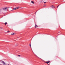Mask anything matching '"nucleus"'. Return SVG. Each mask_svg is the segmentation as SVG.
Listing matches in <instances>:
<instances>
[{
    "mask_svg": "<svg viewBox=\"0 0 65 65\" xmlns=\"http://www.w3.org/2000/svg\"><path fill=\"white\" fill-rule=\"evenodd\" d=\"M0 28H1V29H3V27H1Z\"/></svg>",
    "mask_w": 65,
    "mask_h": 65,
    "instance_id": "f8f14e48",
    "label": "nucleus"
},
{
    "mask_svg": "<svg viewBox=\"0 0 65 65\" xmlns=\"http://www.w3.org/2000/svg\"><path fill=\"white\" fill-rule=\"evenodd\" d=\"M29 46L31 48V44H29Z\"/></svg>",
    "mask_w": 65,
    "mask_h": 65,
    "instance_id": "1a4fd4ad",
    "label": "nucleus"
},
{
    "mask_svg": "<svg viewBox=\"0 0 65 65\" xmlns=\"http://www.w3.org/2000/svg\"><path fill=\"white\" fill-rule=\"evenodd\" d=\"M44 3H46V2H44Z\"/></svg>",
    "mask_w": 65,
    "mask_h": 65,
    "instance_id": "dca6fc26",
    "label": "nucleus"
},
{
    "mask_svg": "<svg viewBox=\"0 0 65 65\" xmlns=\"http://www.w3.org/2000/svg\"><path fill=\"white\" fill-rule=\"evenodd\" d=\"M37 12V11H36V12H35L36 13Z\"/></svg>",
    "mask_w": 65,
    "mask_h": 65,
    "instance_id": "f3484780",
    "label": "nucleus"
},
{
    "mask_svg": "<svg viewBox=\"0 0 65 65\" xmlns=\"http://www.w3.org/2000/svg\"><path fill=\"white\" fill-rule=\"evenodd\" d=\"M10 32V31L9 30H8L7 31L8 33V32Z\"/></svg>",
    "mask_w": 65,
    "mask_h": 65,
    "instance_id": "ddd939ff",
    "label": "nucleus"
},
{
    "mask_svg": "<svg viewBox=\"0 0 65 65\" xmlns=\"http://www.w3.org/2000/svg\"><path fill=\"white\" fill-rule=\"evenodd\" d=\"M18 56L19 57H21V55H18Z\"/></svg>",
    "mask_w": 65,
    "mask_h": 65,
    "instance_id": "9b49d317",
    "label": "nucleus"
},
{
    "mask_svg": "<svg viewBox=\"0 0 65 65\" xmlns=\"http://www.w3.org/2000/svg\"><path fill=\"white\" fill-rule=\"evenodd\" d=\"M2 63H3V64H5L4 65L3 64V65H7V64H6V63H5L4 62V61H2Z\"/></svg>",
    "mask_w": 65,
    "mask_h": 65,
    "instance_id": "7ed1b4c3",
    "label": "nucleus"
},
{
    "mask_svg": "<svg viewBox=\"0 0 65 65\" xmlns=\"http://www.w3.org/2000/svg\"><path fill=\"white\" fill-rule=\"evenodd\" d=\"M59 5L57 7H59Z\"/></svg>",
    "mask_w": 65,
    "mask_h": 65,
    "instance_id": "2eb2a0df",
    "label": "nucleus"
},
{
    "mask_svg": "<svg viewBox=\"0 0 65 65\" xmlns=\"http://www.w3.org/2000/svg\"><path fill=\"white\" fill-rule=\"evenodd\" d=\"M14 33H12L11 35H14Z\"/></svg>",
    "mask_w": 65,
    "mask_h": 65,
    "instance_id": "0eeeda50",
    "label": "nucleus"
},
{
    "mask_svg": "<svg viewBox=\"0 0 65 65\" xmlns=\"http://www.w3.org/2000/svg\"><path fill=\"white\" fill-rule=\"evenodd\" d=\"M50 61H47V62H46V63H50Z\"/></svg>",
    "mask_w": 65,
    "mask_h": 65,
    "instance_id": "6e6552de",
    "label": "nucleus"
},
{
    "mask_svg": "<svg viewBox=\"0 0 65 65\" xmlns=\"http://www.w3.org/2000/svg\"><path fill=\"white\" fill-rule=\"evenodd\" d=\"M5 25H6V24H7V22H6L5 23Z\"/></svg>",
    "mask_w": 65,
    "mask_h": 65,
    "instance_id": "9d476101",
    "label": "nucleus"
},
{
    "mask_svg": "<svg viewBox=\"0 0 65 65\" xmlns=\"http://www.w3.org/2000/svg\"><path fill=\"white\" fill-rule=\"evenodd\" d=\"M47 64H48V65H49V64H48L47 63Z\"/></svg>",
    "mask_w": 65,
    "mask_h": 65,
    "instance_id": "a211bd4d",
    "label": "nucleus"
},
{
    "mask_svg": "<svg viewBox=\"0 0 65 65\" xmlns=\"http://www.w3.org/2000/svg\"><path fill=\"white\" fill-rule=\"evenodd\" d=\"M8 8L6 7L3 8V9L4 10L6 11L7 10H8Z\"/></svg>",
    "mask_w": 65,
    "mask_h": 65,
    "instance_id": "f257e3e1",
    "label": "nucleus"
},
{
    "mask_svg": "<svg viewBox=\"0 0 65 65\" xmlns=\"http://www.w3.org/2000/svg\"><path fill=\"white\" fill-rule=\"evenodd\" d=\"M2 9H0V11H1V10H2Z\"/></svg>",
    "mask_w": 65,
    "mask_h": 65,
    "instance_id": "4468645a",
    "label": "nucleus"
},
{
    "mask_svg": "<svg viewBox=\"0 0 65 65\" xmlns=\"http://www.w3.org/2000/svg\"><path fill=\"white\" fill-rule=\"evenodd\" d=\"M23 7V8H24V7Z\"/></svg>",
    "mask_w": 65,
    "mask_h": 65,
    "instance_id": "aec40b11",
    "label": "nucleus"
},
{
    "mask_svg": "<svg viewBox=\"0 0 65 65\" xmlns=\"http://www.w3.org/2000/svg\"><path fill=\"white\" fill-rule=\"evenodd\" d=\"M51 7H52V8H53L54 7V6L53 5H52L51 6Z\"/></svg>",
    "mask_w": 65,
    "mask_h": 65,
    "instance_id": "423d86ee",
    "label": "nucleus"
},
{
    "mask_svg": "<svg viewBox=\"0 0 65 65\" xmlns=\"http://www.w3.org/2000/svg\"><path fill=\"white\" fill-rule=\"evenodd\" d=\"M35 26L36 28H37V27H38V26H37L36 24H35Z\"/></svg>",
    "mask_w": 65,
    "mask_h": 65,
    "instance_id": "20e7f679",
    "label": "nucleus"
},
{
    "mask_svg": "<svg viewBox=\"0 0 65 65\" xmlns=\"http://www.w3.org/2000/svg\"><path fill=\"white\" fill-rule=\"evenodd\" d=\"M19 8H20L19 7L15 8L13 9V10H16V9H18Z\"/></svg>",
    "mask_w": 65,
    "mask_h": 65,
    "instance_id": "f03ea898",
    "label": "nucleus"
},
{
    "mask_svg": "<svg viewBox=\"0 0 65 65\" xmlns=\"http://www.w3.org/2000/svg\"><path fill=\"white\" fill-rule=\"evenodd\" d=\"M31 3H32V4H34L35 3L33 1H31Z\"/></svg>",
    "mask_w": 65,
    "mask_h": 65,
    "instance_id": "39448f33",
    "label": "nucleus"
},
{
    "mask_svg": "<svg viewBox=\"0 0 65 65\" xmlns=\"http://www.w3.org/2000/svg\"><path fill=\"white\" fill-rule=\"evenodd\" d=\"M8 65H9V64H8Z\"/></svg>",
    "mask_w": 65,
    "mask_h": 65,
    "instance_id": "6ab92c4d",
    "label": "nucleus"
}]
</instances>
